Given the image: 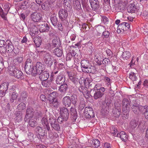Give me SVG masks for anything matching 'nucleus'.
I'll return each instance as SVG.
<instances>
[{
  "label": "nucleus",
  "instance_id": "obj_7",
  "mask_svg": "<svg viewBox=\"0 0 148 148\" xmlns=\"http://www.w3.org/2000/svg\"><path fill=\"white\" fill-rule=\"evenodd\" d=\"M64 62L61 60L56 61L55 60L54 62V66L53 72L54 74H56L59 70H61L64 66Z\"/></svg>",
  "mask_w": 148,
  "mask_h": 148
},
{
  "label": "nucleus",
  "instance_id": "obj_62",
  "mask_svg": "<svg viewBox=\"0 0 148 148\" xmlns=\"http://www.w3.org/2000/svg\"><path fill=\"white\" fill-rule=\"evenodd\" d=\"M110 62V60L109 59L107 58H104L102 61V63L105 66L108 65Z\"/></svg>",
  "mask_w": 148,
  "mask_h": 148
},
{
  "label": "nucleus",
  "instance_id": "obj_13",
  "mask_svg": "<svg viewBox=\"0 0 148 148\" xmlns=\"http://www.w3.org/2000/svg\"><path fill=\"white\" fill-rule=\"evenodd\" d=\"M31 18L33 21L38 22L41 20L42 15L36 12H34L31 14Z\"/></svg>",
  "mask_w": 148,
  "mask_h": 148
},
{
  "label": "nucleus",
  "instance_id": "obj_59",
  "mask_svg": "<svg viewBox=\"0 0 148 148\" xmlns=\"http://www.w3.org/2000/svg\"><path fill=\"white\" fill-rule=\"evenodd\" d=\"M64 3L65 6H66L67 7L70 8L71 3V0H64Z\"/></svg>",
  "mask_w": 148,
  "mask_h": 148
},
{
  "label": "nucleus",
  "instance_id": "obj_9",
  "mask_svg": "<svg viewBox=\"0 0 148 148\" xmlns=\"http://www.w3.org/2000/svg\"><path fill=\"white\" fill-rule=\"evenodd\" d=\"M132 111L136 114L142 113V110H143V106H140L138 103H134L132 106Z\"/></svg>",
  "mask_w": 148,
  "mask_h": 148
},
{
  "label": "nucleus",
  "instance_id": "obj_51",
  "mask_svg": "<svg viewBox=\"0 0 148 148\" xmlns=\"http://www.w3.org/2000/svg\"><path fill=\"white\" fill-rule=\"evenodd\" d=\"M129 111L127 112V110H123L122 113V119L124 120H125L128 118L129 116L128 113Z\"/></svg>",
  "mask_w": 148,
  "mask_h": 148
},
{
  "label": "nucleus",
  "instance_id": "obj_26",
  "mask_svg": "<svg viewBox=\"0 0 148 148\" xmlns=\"http://www.w3.org/2000/svg\"><path fill=\"white\" fill-rule=\"evenodd\" d=\"M34 111L32 108L29 107H27L26 111V117H28V118H33L34 116Z\"/></svg>",
  "mask_w": 148,
  "mask_h": 148
},
{
  "label": "nucleus",
  "instance_id": "obj_55",
  "mask_svg": "<svg viewBox=\"0 0 148 148\" xmlns=\"http://www.w3.org/2000/svg\"><path fill=\"white\" fill-rule=\"evenodd\" d=\"M82 92L84 96H87L88 97H89L90 96V91L89 92L88 90L87 87L85 88Z\"/></svg>",
  "mask_w": 148,
  "mask_h": 148
},
{
  "label": "nucleus",
  "instance_id": "obj_24",
  "mask_svg": "<svg viewBox=\"0 0 148 148\" xmlns=\"http://www.w3.org/2000/svg\"><path fill=\"white\" fill-rule=\"evenodd\" d=\"M35 131L38 134L42 136H44L47 134L46 129H43L42 127L37 126L35 129Z\"/></svg>",
  "mask_w": 148,
  "mask_h": 148
},
{
  "label": "nucleus",
  "instance_id": "obj_15",
  "mask_svg": "<svg viewBox=\"0 0 148 148\" xmlns=\"http://www.w3.org/2000/svg\"><path fill=\"white\" fill-rule=\"evenodd\" d=\"M60 114L62 117L65 119H68L69 115V111L68 109L65 107H61L60 108Z\"/></svg>",
  "mask_w": 148,
  "mask_h": 148
},
{
  "label": "nucleus",
  "instance_id": "obj_23",
  "mask_svg": "<svg viewBox=\"0 0 148 148\" xmlns=\"http://www.w3.org/2000/svg\"><path fill=\"white\" fill-rule=\"evenodd\" d=\"M50 124L52 128L54 130L59 131L60 129V127L59 124L56 123V121L55 119L52 118V119H50Z\"/></svg>",
  "mask_w": 148,
  "mask_h": 148
},
{
  "label": "nucleus",
  "instance_id": "obj_48",
  "mask_svg": "<svg viewBox=\"0 0 148 148\" xmlns=\"http://www.w3.org/2000/svg\"><path fill=\"white\" fill-rule=\"evenodd\" d=\"M122 56L123 58L127 60L130 57L131 53L129 51H126L123 52Z\"/></svg>",
  "mask_w": 148,
  "mask_h": 148
},
{
  "label": "nucleus",
  "instance_id": "obj_57",
  "mask_svg": "<svg viewBox=\"0 0 148 148\" xmlns=\"http://www.w3.org/2000/svg\"><path fill=\"white\" fill-rule=\"evenodd\" d=\"M129 77L132 81L136 80L137 79V77L135 76V73L132 72L130 74Z\"/></svg>",
  "mask_w": 148,
  "mask_h": 148
},
{
  "label": "nucleus",
  "instance_id": "obj_50",
  "mask_svg": "<svg viewBox=\"0 0 148 148\" xmlns=\"http://www.w3.org/2000/svg\"><path fill=\"white\" fill-rule=\"evenodd\" d=\"M12 97L10 99V101L11 103H13L14 100H16L18 96V94L15 92H13L12 94Z\"/></svg>",
  "mask_w": 148,
  "mask_h": 148
},
{
  "label": "nucleus",
  "instance_id": "obj_19",
  "mask_svg": "<svg viewBox=\"0 0 148 148\" xmlns=\"http://www.w3.org/2000/svg\"><path fill=\"white\" fill-rule=\"evenodd\" d=\"M89 2L93 10L96 11L99 8V2L98 0H89Z\"/></svg>",
  "mask_w": 148,
  "mask_h": 148
},
{
  "label": "nucleus",
  "instance_id": "obj_31",
  "mask_svg": "<svg viewBox=\"0 0 148 148\" xmlns=\"http://www.w3.org/2000/svg\"><path fill=\"white\" fill-rule=\"evenodd\" d=\"M60 44V40L58 38H54L52 41V43L51 45V48L59 46Z\"/></svg>",
  "mask_w": 148,
  "mask_h": 148
},
{
  "label": "nucleus",
  "instance_id": "obj_10",
  "mask_svg": "<svg viewBox=\"0 0 148 148\" xmlns=\"http://www.w3.org/2000/svg\"><path fill=\"white\" fill-rule=\"evenodd\" d=\"M38 26L40 32H48L49 31L50 27L48 25L43 22H40L38 23Z\"/></svg>",
  "mask_w": 148,
  "mask_h": 148
},
{
  "label": "nucleus",
  "instance_id": "obj_5",
  "mask_svg": "<svg viewBox=\"0 0 148 148\" xmlns=\"http://www.w3.org/2000/svg\"><path fill=\"white\" fill-rule=\"evenodd\" d=\"M84 115L86 119L94 117L95 114L92 108L90 106L86 107L84 109Z\"/></svg>",
  "mask_w": 148,
  "mask_h": 148
},
{
  "label": "nucleus",
  "instance_id": "obj_37",
  "mask_svg": "<svg viewBox=\"0 0 148 148\" xmlns=\"http://www.w3.org/2000/svg\"><path fill=\"white\" fill-rule=\"evenodd\" d=\"M87 71L85 72L92 73H95L97 71V70L96 68L90 64V66L87 69Z\"/></svg>",
  "mask_w": 148,
  "mask_h": 148
},
{
  "label": "nucleus",
  "instance_id": "obj_11",
  "mask_svg": "<svg viewBox=\"0 0 148 148\" xmlns=\"http://www.w3.org/2000/svg\"><path fill=\"white\" fill-rule=\"evenodd\" d=\"M9 83L5 82L2 84L0 86V97L4 96L8 90Z\"/></svg>",
  "mask_w": 148,
  "mask_h": 148
},
{
  "label": "nucleus",
  "instance_id": "obj_46",
  "mask_svg": "<svg viewBox=\"0 0 148 148\" xmlns=\"http://www.w3.org/2000/svg\"><path fill=\"white\" fill-rule=\"evenodd\" d=\"M26 105L24 103H21L19 104L17 106V108L20 111H22L26 108Z\"/></svg>",
  "mask_w": 148,
  "mask_h": 148
},
{
  "label": "nucleus",
  "instance_id": "obj_39",
  "mask_svg": "<svg viewBox=\"0 0 148 148\" xmlns=\"http://www.w3.org/2000/svg\"><path fill=\"white\" fill-rule=\"evenodd\" d=\"M23 60V57L21 56H17L14 59L13 61L16 65H18L22 62Z\"/></svg>",
  "mask_w": 148,
  "mask_h": 148
},
{
  "label": "nucleus",
  "instance_id": "obj_18",
  "mask_svg": "<svg viewBox=\"0 0 148 148\" xmlns=\"http://www.w3.org/2000/svg\"><path fill=\"white\" fill-rule=\"evenodd\" d=\"M130 99H123L122 101L123 110H127V112L130 111L129 108L130 106Z\"/></svg>",
  "mask_w": 148,
  "mask_h": 148
},
{
  "label": "nucleus",
  "instance_id": "obj_20",
  "mask_svg": "<svg viewBox=\"0 0 148 148\" xmlns=\"http://www.w3.org/2000/svg\"><path fill=\"white\" fill-rule=\"evenodd\" d=\"M38 75L41 81L47 79L49 76V73L47 71H43Z\"/></svg>",
  "mask_w": 148,
  "mask_h": 148
},
{
  "label": "nucleus",
  "instance_id": "obj_16",
  "mask_svg": "<svg viewBox=\"0 0 148 148\" xmlns=\"http://www.w3.org/2000/svg\"><path fill=\"white\" fill-rule=\"evenodd\" d=\"M51 98L49 97L48 100L49 104L50 106L52 107L58 108L59 107V103L57 99L55 98L51 97Z\"/></svg>",
  "mask_w": 148,
  "mask_h": 148
},
{
  "label": "nucleus",
  "instance_id": "obj_60",
  "mask_svg": "<svg viewBox=\"0 0 148 148\" xmlns=\"http://www.w3.org/2000/svg\"><path fill=\"white\" fill-rule=\"evenodd\" d=\"M85 106L84 101H80L79 105V109L80 110H82Z\"/></svg>",
  "mask_w": 148,
  "mask_h": 148
},
{
  "label": "nucleus",
  "instance_id": "obj_40",
  "mask_svg": "<svg viewBox=\"0 0 148 148\" xmlns=\"http://www.w3.org/2000/svg\"><path fill=\"white\" fill-rule=\"evenodd\" d=\"M83 82L85 86H88L89 88L90 89V87L91 86L93 83L90 79L88 78H86L85 80L83 81Z\"/></svg>",
  "mask_w": 148,
  "mask_h": 148
},
{
  "label": "nucleus",
  "instance_id": "obj_38",
  "mask_svg": "<svg viewBox=\"0 0 148 148\" xmlns=\"http://www.w3.org/2000/svg\"><path fill=\"white\" fill-rule=\"evenodd\" d=\"M143 110L142 113L144 114L145 118L148 120V106H143Z\"/></svg>",
  "mask_w": 148,
  "mask_h": 148
},
{
  "label": "nucleus",
  "instance_id": "obj_36",
  "mask_svg": "<svg viewBox=\"0 0 148 148\" xmlns=\"http://www.w3.org/2000/svg\"><path fill=\"white\" fill-rule=\"evenodd\" d=\"M53 53L55 55L58 57H60L62 54L63 51L62 49L56 48L54 50Z\"/></svg>",
  "mask_w": 148,
  "mask_h": 148
},
{
  "label": "nucleus",
  "instance_id": "obj_4",
  "mask_svg": "<svg viewBox=\"0 0 148 148\" xmlns=\"http://www.w3.org/2000/svg\"><path fill=\"white\" fill-rule=\"evenodd\" d=\"M34 70V67L33 66L31 60L30 59H28L25 64V72L27 74H31L32 75Z\"/></svg>",
  "mask_w": 148,
  "mask_h": 148
},
{
  "label": "nucleus",
  "instance_id": "obj_27",
  "mask_svg": "<svg viewBox=\"0 0 148 148\" xmlns=\"http://www.w3.org/2000/svg\"><path fill=\"white\" fill-rule=\"evenodd\" d=\"M128 12L131 13H135L137 11L136 7L134 3L129 4L127 8Z\"/></svg>",
  "mask_w": 148,
  "mask_h": 148
},
{
  "label": "nucleus",
  "instance_id": "obj_42",
  "mask_svg": "<svg viewBox=\"0 0 148 148\" xmlns=\"http://www.w3.org/2000/svg\"><path fill=\"white\" fill-rule=\"evenodd\" d=\"M50 20L52 25L56 27L57 23L58 22V19L56 16L55 15H53L51 16Z\"/></svg>",
  "mask_w": 148,
  "mask_h": 148
},
{
  "label": "nucleus",
  "instance_id": "obj_30",
  "mask_svg": "<svg viewBox=\"0 0 148 148\" xmlns=\"http://www.w3.org/2000/svg\"><path fill=\"white\" fill-rule=\"evenodd\" d=\"M68 86L66 84H63L59 87L58 90L62 94H64L68 89Z\"/></svg>",
  "mask_w": 148,
  "mask_h": 148
},
{
  "label": "nucleus",
  "instance_id": "obj_44",
  "mask_svg": "<svg viewBox=\"0 0 148 148\" xmlns=\"http://www.w3.org/2000/svg\"><path fill=\"white\" fill-rule=\"evenodd\" d=\"M42 84L43 86L46 87L49 86L51 84V81L48 79H45L42 81Z\"/></svg>",
  "mask_w": 148,
  "mask_h": 148
},
{
  "label": "nucleus",
  "instance_id": "obj_41",
  "mask_svg": "<svg viewBox=\"0 0 148 148\" xmlns=\"http://www.w3.org/2000/svg\"><path fill=\"white\" fill-rule=\"evenodd\" d=\"M29 122V124L31 127H34L36 126L37 122L35 120L34 118H30Z\"/></svg>",
  "mask_w": 148,
  "mask_h": 148
},
{
  "label": "nucleus",
  "instance_id": "obj_21",
  "mask_svg": "<svg viewBox=\"0 0 148 148\" xmlns=\"http://www.w3.org/2000/svg\"><path fill=\"white\" fill-rule=\"evenodd\" d=\"M41 121L43 126V129H47L48 131H49L50 127L47 117L45 116L43 117Z\"/></svg>",
  "mask_w": 148,
  "mask_h": 148
},
{
  "label": "nucleus",
  "instance_id": "obj_61",
  "mask_svg": "<svg viewBox=\"0 0 148 148\" xmlns=\"http://www.w3.org/2000/svg\"><path fill=\"white\" fill-rule=\"evenodd\" d=\"M67 120V119H65L63 117H62V116L60 115V116L58 117V121L59 123H62L63 121H66Z\"/></svg>",
  "mask_w": 148,
  "mask_h": 148
},
{
  "label": "nucleus",
  "instance_id": "obj_17",
  "mask_svg": "<svg viewBox=\"0 0 148 148\" xmlns=\"http://www.w3.org/2000/svg\"><path fill=\"white\" fill-rule=\"evenodd\" d=\"M65 77L64 75L60 73L56 77V83L57 84H62L65 82Z\"/></svg>",
  "mask_w": 148,
  "mask_h": 148
},
{
  "label": "nucleus",
  "instance_id": "obj_14",
  "mask_svg": "<svg viewBox=\"0 0 148 148\" xmlns=\"http://www.w3.org/2000/svg\"><path fill=\"white\" fill-rule=\"evenodd\" d=\"M58 15L59 18L61 21H63L66 19L68 16V14L66 10L61 9H60Z\"/></svg>",
  "mask_w": 148,
  "mask_h": 148
},
{
  "label": "nucleus",
  "instance_id": "obj_6",
  "mask_svg": "<svg viewBox=\"0 0 148 148\" xmlns=\"http://www.w3.org/2000/svg\"><path fill=\"white\" fill-rule=\"evenodd\" d=\"M6 44L7 45L4 49L2 51V52H4L11 53L12 51H13L15 53H16L17 52L16 51V49L14 48L13 45L12 43L10 40H7L6 41Z\"/></svg>",
  "mask_w": 148,
  "mask_h": 148
},
{
  "label": "nucleus",
  "instance_id": "obj_54",
  "mask_svg": "<svg viewBox=\"0 0 148 148\" xmlns=\"http://www.w3.org/2000/svg\"><path fill=\"white\" fill-rule=\"evenodd\" d=\"M92 143L96 148L98 147L100 145V143L99 141L97 139H93L92 140Z\"/></svg>",
  "mask_w": 148,
  "mask_h": 148
},
{
  "label": "nucleus",
  "instance_id": "obj_8",
  "mask_svg": "<svg viewBox=\"0 0 148 148\" xmlns=\"http://www.w3.org/2000/svg\"><path fill=\"white\" fill-rule=\"evenodd\" d=\"M43 66H44L40 62H37L36 66L34 67V70L32 74V76H35L37 73L39 74L43 72L45 70Z\"/></svg>",
  "mask_w": 148,
  "mask_h": 148
},
{
  "label": "nucleus",
  "instance_id": "obj_43",
  "mask_svg": "<svg viewBox=\"0 0 148 148\" xmlns=\"http://www.w3.org/2000/svg\"><path fill=\"white\" fill-rule=\"evenodd\" d=\"M30 4L29 0H25L22 3L21 5L20 6L21 9H26L28 7V5Z\"/></svg>",
  "mask_w": 148,
  "mask_h": 148
},
{
  "label": "nucleus",
  "instance_id": "obj_35",
  "mask_svg": "<svg viewBox=\"0 0 148 148\" xmlns=\"http://www.w3.org/2000/svg\"><path fill=\"white\" fill-rule=\"evenodd\" d=\"M121 109L113 108L112 110L113 116L116 117H118L121 114Z\"/></svg>",
  "mask_w": 148,
  "mask_h": 148
},
{
  "label": "nucleus",
  "instance_id": "obj_25",
  "mask_svg": "<svg viewBox=\"0 0 148 148\" xmlns=\"http://www.w3.org/2000/svg\"><path fill=\"white\" fill-rule=\"evenodd\" d=\"M71 118L73 121H75L77 118V113L75 108H71L70 109Z\"/></svg>",
  "mask_w": 148,
  "mask_h": 148
},
{
  "label": "nucleus",
  "instance_id": "obj_45",
  "mask_svg": "<svg viewBox=\"0 0 148 148\" xmlns=\"http://www.w3.org/2000/svg\"><path fill=\"white\" fill-rule=\"evenodd\" d=\"M73 5L77 10L81 8L80 3L78 0H75V1H73Z\"/></svg>",
  "mask_w": 148,
  "mask_h": 148
},
{
  "label": "nucleus",
  "instance_id": "obj_3",
  "mask_svg": "<svg viewBox=\"0 0 148 148\" xmlns=\"http://www.w3.org/2000/svg\"><path fill=\"white\" fill-rule=\"evenodd\" d=\"M38 51V53L39 52L41 53L42 54H43V60L47 66L51 67L53 64V62L52 60V56L51 54L49 53L44 51Z\"/></svg>",
  "mask_w": 148,
  "mask_h": 148
},
{
  "label": "nucleus",
  "instance_id": "obj_49",
  "mask_svg": "<svg viewBox=\"0 0 148 148\" xmlns=\"http://www.w3.org/2000/svg\"><path fill=\"white\" fill-rule=\"evenodd\" d=\"M16 116V119L17 121H20L22 120V113L20 111H17L15 113Z\"/></svg>",
  "mask_w": 148,
  "mask_h": 148
},
{
  "label": "nucleus",
  "instance_id": "obj_32",
  "mask_svg": "<svg viewBox=\"0 0 148 148\" xmlns=\"http://www.w3.org/2000/svg\"><path fill=\"white\" fill-rule=\"evenodd\" d=\"M138 119L132 120L130 123V127L131 128L132 130L134 129L138 124Z\"/></svg>",
  "mask_w": 148,
  "mask_h": 148
},
{
  "label": "nucleus",
  "instance_id": "obj_63",
  "mask_svg": "<svg viewBox=\"0 0 148 148\" xmlns=\"http://www.w3.org/2000/svg\"><path fill=\"white\" fill-rule=\"evenodd\" d=\"M5 42L4 40H0V48L2 50L5 48Z\"/></svg>",
  "mask_w": 148,
  "mask_h": 148
},
{
  "label": "nucleus",
  "instance_id": "obj_64",
  "mask_svg": "<svg viewBox=\"0 0 148 148\" xmlns=\"http://www.w3.org/2000/svg\"><path fill=\"white\" fill-rule=\"evenodd\" d=\"M56 32L54 30H50L49 32V35L50 37H54L56 35Z\"/></svg>",
  "mask_w": 148,
  "mask_h": 148
},
{
  "label": "nucleus",
  "instance_id": "obj_58",
  "mask_svg": "<svg viewBox=\"0 0 148 148\" xmlns=\"http://www.w3.org/2000/svg\"><path fill=\"white\" fill-rule=\"evenodd\" d=\"M123 22L120 24L118 26V27L119 29H122L123 31H126L127 28H126Z\"/></svg>",
  "mask_w": 148,
  "mask_h": 148
},
{
  "label": "nucleus",
  "instance_id": "obj_47",
  "mask_svg": "<svg viewBox=\"0 0 148 148\" xmlns=\"http://www.w3.org/2000/svg\"><path fill=\"white\" fill-rule=\"evenodd\" d=\"M33 41L36 46L39 47L41 45V40L38 37H34L33 39Z\"/></svg>",
  "mask_w": 148,
  "mask_h": 148
},
{
  "label": "nucleus",
  "instance_id": "obj_1",
  "mask_svg": "<svg viewBox=\"0 0 148 148\" xmlns=\"http://www.w3.org/2000/svg\"><path fill=\"white\" fill-rule=\"evenodd\" d=\"M97 85H96L94 88L90 90V96L94 97V99H100L103 95L105 88L103 87L97 88Z\"/></svg>",
  "mask_w": 148,
  "mask_h": 148
},
{
  "label": "nucleus",
  "instance_id": "obj_12",
  "mask_svg": "<svg viewBox=\"0 0 148 148\" xmlns=\"http://www.w3.org/2000/svg\"><path fill=\"white\" fill-rule=\"evenodd\" d=\"M81 67L82 71L85 72L87 71V69L90 66V64L88 60H84L81 62Z\"/></svg>",
  "mask_w": 148,
  "mask_h": 148
},
{
  "label": "nucleus",
  "instance_id": "obj_22",
  "mask_svg": "<svg viewBox=\"0 0 148 148\" xmlns=\"http://www.w3.org/2000/svg\"><path fill=\"white\" fill-rule=\"evenodd\" d=\"M63 104L65 107H70L71 104V100L70 97L66 96L64 97L62 101Z\"/></svg>",
  "mask_w": 148,
  "mask_h": 148
},
{
  "label": "nucleus",
  "instance_id": "obj_56",
  "mask_svg": "<svg viewBox=\"0 0 148 148\" xmlns=\"http://www.w3.org/2000/svg\"><path fill=\"white\" fill-rule=\"evenodd\" d=\"M71 102H72V103L74 105L75 104L77 101V96L75 95H73L71 96Z\"/></svg>",
  "mask_w": 148,
  "mask_h": 148
},
{
  "label": "nucleus",
  "instance_id": "obj_2",
  "mask_svg": "<svg viewBox=\"0 0 148 148\" xmlns=\"http://www.w3.org/2000/svg\"><path fill=\"white\" fill-rule=\"evenodd\" d=\"M8 71L10 75L18 79L21 78L23 77V73L22 71L13 65L8 66Z\"/></svg>",
  "mask_w": 148,
  "mask_h": 148
},
{
  "label": "nucleus",
  "instance_id": "obj_28",
  "mask_svg": "<svg viewBox=\"0 0 148 148\" xmlns=\"http://www.w3.org/2000/svg\"><path fill=\"white\" fill-rule=\"evenodd\" d=\"M116 136L120 137L124 142L126 141L128 139V135L124 131H121L119 134H117Z\"/></svg>",
  "mask_w": 148,
  "mask_h": 148
},
{
  "label": "nucleus",
  "instance_id": "obj_34",
  "mask_svg": "<svg viewBox=\"0 0 148 148\" xmlns=\"http://www.w3.org/2000/svg\"><path fill=\"white\" fill-rule=\"evenodd\" d=\"M27 95L25 91H23L22 92L21 95V98L18 99V101L20 102H23L26 101Z\"/></svg>",
  "mask_w": 148,
  "mask_h": 148
},
{
  "label": "nucleus",
  "instance_id": "obj_29",
  "mask_svg": "<svg viewBox=\"0 0 148 148\" xmlns=\"http://www.w3.org/2000/svg\"><path fill=\"white\" fill-rule=\"evenodd\" d=\"M102 108L103 109L104 112L106 113L105 114H108L109 112L108 110L110 109V103L109 102H106L104 101L102 102Z\"/></svg>",
  "mask_w": 148,
  "mask_h": 148
},
{
  "label": "nucleus",
  "instance_id": "obj_52",
  "mask_svg": "<svg viewBox=\"0 0 148 148\" xmlns=\"http://www.w3.org/2000/svg\"><path fill=\"white\" fill-rule=\"evenodd\" d=\"M70 80L76 85L79 84V79L77 76H74L73 78H70Z\"/></svg>",
  "mask_w": 148,
  "mask_h": 148
},
{
  "label": "nucleus",
  "instance_id": "obj_53",
  "mask_svg": "<svg viewBox=\"0 0 148 148\" xmlns=\"http://www.w3.org/2000/svg\"><path fill=\"white\" fill-rule=\"evenodd\" d=\"M7 14H5L2 8L0 7V15L1 17L4 20H7V18L6 17Z\"/></svg>",
  "mask_w": 148,
  "mask_h": 148
},
{
  "label": "nucleus",
  "instance_id": "obj_33",
  "mask_svg": "<svg viewBox=\"0 0 148 148\" xmlns=\"http://www.w3.org/2000/svg\"><path fill=\"white\" fill-rule=\"evenodd\" d=\"M41 5L42 9L45 11L49 10L51 7V5L47 1L42 3Z\"/></svg>",
  "mask_w": 148,
  "mask_h": 148
}]
</instances>
